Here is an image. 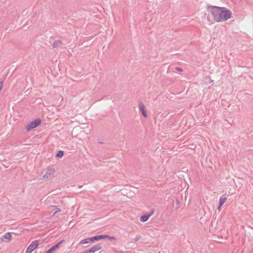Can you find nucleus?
<instances>
[{
    "mask_svg": "<svg viewBox=\"0 0 253 253\" xmlns=\"http://www.w3.org/2000/svg\"><path fill=\"white\" fill-rule=\"evenodd\" d=\"M226 200L227 198L226 197L220 198L219 199V206L217 208L218 211H220L221 207L225 203Z\"/></svg>",
    "mask_w": 253,
    "mask_h": 253,
    "instance_id": "0eeeda50",
    "label": "nucleus"
},
{
    "mask_svg": "<svg viewBox=\"0 0 253 253\" xmlns=\"http://www.w3.org/2000/svg\"><path fill=\"white\" fill-rule=\"evenodd\" d=\"M139 109L140 111L141 112L143 116V117L145 118H147V112L146 110L145 106L143 103L140 102L139 104Z\"/></svg>",
    "mask_w": 253,
    "mask_h": 253,
    "instance_id": "423d86ee",
    "label": "nucleus"
},
{
    "mask_svg": "<svg viewBox=\"0 0 253 253\" xmlns=\"http://www.w3.org/2000/svg\"><path fill=\"white\" fill-rule=\"evenodd\" d=\"M41 119L37 118L28 124L26 127V129L27 131H29L32 129L35 128L39 126L41 124Z\"/></svg>",
    "mask_w": 253,
    "mask_h": 253,
    "instance_id": "f03ea898",
    "label": "nucleus"
},
{
    "mask_svg": "<svg viewBox=\"0 0 253 253\" xmlns=\"http://www.w3.org/2000/svg\"><path fill=\"white\" fill-rule=\"evenodd\" d=\"M210 12L215 22H224L232 18L231 11L224 7L211 6Z\"/></svg>",
    "mask_w": 253,
    "mask_h": 253,
    "instance_id": "f257e3e1",
    "label": "nucleus"
},
{
    "mask_svg": "<svg viewBox=\"0 0 253 253\" xmlns=\"http://www.w3.org/2000/svg\"><path fill=\"white\" fill-rule=\"evenodd\" d=\"M57 249H58L57 245H54L49 249L45 253H53Z\"/></svg>",
    "mask_w": 253,
    "mask_h": 253,
    "instance_id": "6e6552de",
    "label": "nucleus"
},
{
    "mask_svg": "<svg viewBox=\"0 0 253 253\" xmlns=\"http://www.w3.org/2000/svg\"><path fill=\"white\" fill-rule=\"evenodd\" d=\"M54 172V169L52 168H48L46 173L44 174L42 177L41 178L42 180H46L48 178V177L51 175L53 174Z\"/></svg>",
    "mask_w": 253,
    "mask_h": 253,
    "instance_id": "20e7f679",
    "label": "nucleus"
},
{
    "mask_svg": "<svg viewBox=\"0 0 253 253\" xmlns=\"http://www.w3.org/2000/svg\"><path fill=\"white\" fill-rule=\"evenodd\" d=\"M95 242V236H93L90 238H86L82 240L80 243V244L81 245H84V244H87L90 243H94Z\"/></svg>",
    "mask_w": 253,
    "mask_h": 253,
    "instance_id": "39448f33",
    "label": "nucleus"
},
{
    "mask_svg": "<svg viewBox=\"0 0 253 253\" xmlns=\"http://www.w3.org/2000/svg\"><path fill=\"white\" fill-rule=\"evenodd\" d=\"M3 238L6 240V241H10L11 238V235L10 233L7 232L5 234L4 236H3Z\"/></svg>",
    "mask_w": 253,
    "mask_h": 253,
    "instance_id": "9b49d317",
    "label": "nucleus"
},
{
    "mask_svg": "<svg viewBox=\"0 0 253 253\" xmlns=\"http://www.w3.org/2000/svg\"><path fill=\"white\" fill-rule=\"evenodd\" d=\"M61 43H62V42L61 41L56 40L54 42L53 44V47L54 48H56V47H58L60 45H61Z\"/></svg>",
    "mask_w": 253,
    "mask_h": 253,
    "instance_id": "f8f14e48",
    "label": "nucleus"
},
{
    "mask_svg": "<svg viewBox=\"0 0 253 253\" xmlns=\"http://www.w3.org/2000/svg\"><path fill=\"white\" fill-rule=\"evenodd\" d=\"M95 253V246H92L90 249L87 250L83 253Z\"/></svg>",
    "mask_w": 253,
    "mask_h": 253,
    "instance_id": "ddd939ff",
    "label": "nucleus"
},
{
    "mask_svg": "<svg viewBox=\"0 0 253 253\" xmlns=\"http://www.w3.org/2000/svg\"><path fill=\"white\" fill-rule=\"evenodd\" d=\"M64 154V152L63 151L59 150L57 151L55 155V157L58 158H61L63 156Z\"/></svg>",
    "mask_w": 253,
    "mask_h": 253,
    "instance_id": "9d476101",
    "label": "nucleus"
},
{
    "mask_svg": "<svg viewBox=\"0 0 253 253\" xmlns=\"http://www.w3.org/2000/svg\"><path fill=\"white\" fill-rule=\"evenodd\" d=\"M149 217H150L149 215H146V214L140 216V221L144 222L146 221L149 219Z\"/></svg>",
    "mask_w": 253,
    "mask_h": 253,
    "instance_id": "1a4fd4ad",
    "label": "nucleus"
},
{
    "mask_svg": "<svg viewBox=\"0 0 253 253\" xmlns=\"http://www.w3.org/2000/svg\"><path fill=\"white\" fill-rule=\"evenodd\" d=\"M109 240L110 241H115L116 240V238L114 237H109L108 236V237L106 238Z\"/></svg>",
    "mask_w": 253,
    "mask_h": 253,
    "instance_id": "dca6fc26",
    "label": "nucleus"
},
{
    "mask_svg": "<svg viewBox=\"0 0 253 253\" xmlns=\"http://www.w3.org/2000/svg\"><path fill=\"white\" fill-rule=\"evenodd\" d=\"M102 248V246L101 245L98 246V247L96 246V251L100 250Z\"/></svg>",
    "mask_w": 253,
    "mask_h": 253,
    "instance_id": "a211bd4d",
    "label": "nucleus"
},
{
    "mask_svg": "<svg viewBox=\"0 0 253 253\" xmlns=\"http://www.w3.org/2000/svg\"><path fill=\"white\" fill-rule=\"evenodd\" d=\"M39 245V243L38 240H35L32 242V243L27 248L25 253H31L35 250Z\"/></svg>",
    "mask_w": 253,
    "mask_h": 253,
    "instance_id": "7ed1b4c3",
    "label": "nucleus"
},
{
    "mask_svg": "<svg viewBox=\"0 0 253 253\" xmlns=\"http://www.w3.org/2000/svg\"><path fill=\"white\" fill-rule=\"evenodd\" d=\"M107 237H108L107 235L96 236V241L101 240V239H106Z\"/></svg>",
    "mask_w": 253,
    "mask_h": 253,
    "instance_id": "4468645a",
    "label": "nucleus"
},
{
    "mask_svg": "<svg viewBox=\"0 0 253 253\" xmlns=\"http://www.w3.org/2000/svg\"><path fill=\"white\" fill-rule=\"evenodd\" d=\"M65 242V240H62L61 241H60V242H59L58 243H57V244H56L55 245H57V247H58V248H59L60 247V245L63 243V242Z\"/></svg>",
    "mask_w": 253,
    "mask_h": 253,
    "instance_id": "f3484780",
    "label": "nucleus"
},
{
    "mask_svg": "<svg viewBox=\"0 0 253 253\" xmlns=\"http://www.w3.org/2000/svg\"><path fill=\"white\" fill-rule=\"evenodd\" d=\"M52 208L53 209H55V210H56V211L53 213V215H54L56 213H57V212H59L61 211V210L59 208H58L55 206H52Z\"/></svg>",
    "mask_w": 253,
    "mask_h": 253,
    "instance_id": "2eb2a0df",
    "label": "nucleus"
}]
</instances>
